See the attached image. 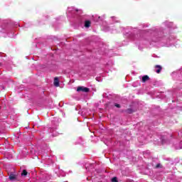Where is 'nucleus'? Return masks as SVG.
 I'll list each match as a JSON object with an SVG mask.
<instances>
[{"label":"nucleus","mask_w":182,"mask_h":182,"mask_svg":"<svg viewBox=\"0 0 182 182\" xmlns=\"http://www.w3.org/2000/svg\"><path fill=\"white\" fill-rule=\"evenodd\" d=\"M77 92H82L83 93H89L90 89L83 86H79L77 87Z\"/></svg>","instance_id":"nucleus-1"},{"label":"nucleus","mask_w":182,"mask_h":182,"mask_svg":"<svg viewBox=\"0 0 182 182\" xmlns=\"http://www.w3.org/2000/svg\"><path fill=\"white\" fill-rule=\"evenodd\" d=\"M9 178L11 180V181H15V180H18V175L11 173L9 174Z\"/></svg>","instance_id":"nucleus-2"},{"label":"nucleus","mask_w":182,"mask_h":182,"mask_svg":"<svg viewBox=\"0 0 182 182\" xmlns=\"http://www.w3.org/2000/svg\"><path fill=\"white\" fill-rule=\"evenodd\" d=\"M154 68L156 69L155 72L157 73H160L161 70H163V67H161V65H156L154 66Z\"/></svg>","instance_id":"nucleus-3"},{"label":"nucleus","mask_w":182,"mask_h":182,"mask_svg":"<svg viewBox=\"0 0 182 182\" xmlns=\"http://www.w3.org/2000/svg\"><path fill=\"white\" fill-rule=\"evenodd\" d=\"M54 86L59 87V78L58 77L54 78Z\"/></svg>","instance_id":"nucleus-4"},{"label":"nucleus","mask_w":182,"mask_h":182,"mask_svg":"<svg viewBox=\"0 0 182 182\" xmlns=\"http://www.w3.org/2000/svg\"><path fill=\"white\" fill-rule=\"evenodd\" d=\"M147 80H150V77H149V75H144L142 77V82L146 83V82H147Z\"/></svg>","instance_id":"nucleus-5"},{"label":"nucleus","mask_w":182,"mask_h":182,"mask_svg":"<svg viewBox=\"0 0 182 182\" xmlns=\"http://www.w3.org/2000/svg\"><path fill=\"white\" fill-rule=\"evenodd\" d=\"M21 176L22 177H26V176H28V171H26V169H23L21 173Z\"/></svg>","instance_id":"nucleus-6"},{"label":"nucleus","mask_w":182,"mask_h":182,"mask_svg":"<svg viewBox=\"0 0 182 182\" xmlns=\"http://www.w3.org/2000/svg\"><path fill=\"white\" fill-rule=\"evenodd\" d=\"M85 28H90V21H86L85 22Z\"/></svg>","instance_id":"nucleus-7"},{"label":"nucleus","mask_w":182,"mask_h":182,"mask_svg":"<svg viewBox=\"0 0 182 182\" xmlns=\"http://www.w3.org/2000/svg\"><path fill=\"white\" fill-rule=\"evenodd\" d=\"M126 112L128 113V114H132V113H134V110L132 108H129L126 110Z\"/></svg>","instance_id":"nucleus-8"},{"label":"nucleus","mask_w":182,"mask_h":182,"mask_svg":"<svg viewBox=\"0 0 182 182\" xmlns=\"http://www.w3.org/2000/svg\"><path fill=\"white\" fill-rule=\"evenodd\" d=\"M112 182H119V181H117V177H114L111 179Z\"/></svg>","instance_id":"nucleus-9"},{"label":"nucleus","mask_w":182,"mask_h":182,"mask_svg":"<svg viewBox=\"0 0 182 182\" xmlns=\"http://www.w3.org/2000/svg\"><path fill=\"white\" fill-rule=\"evenodd\" d=\"M156 168H161V164H156Z\"/></svg>","instance_id":"nucleus-10"},{"label":"nucleus","mask_w":182,"mask_h":182,"mask_svg":"<svg viewBox=\"0 0 182 182\" xmlns=\"http://www.w3.org/2000/svg\"><path fill=\"white\" fill-rule=\"evenodd\" d=\"M114 106H115V107H117L118 109H120V107H121L120 105H119V104H115Z\"/></svg>","instance_id":"nucleus-11"},{"label":"nucleus","mask_w":182,"mask_h":182,"mask_svg":"<svg viewBox=\"0 0 182 182\" xmlns=\"http://www.w3.org/2000/svg\"><path fill=\"white\" fill-rule=\"evenodd\" d=\"M75 11H76V12H78V11H79V10H78V9H76Z\"/></svg>","instance_id":"nucleus-12"}]
</instances>
